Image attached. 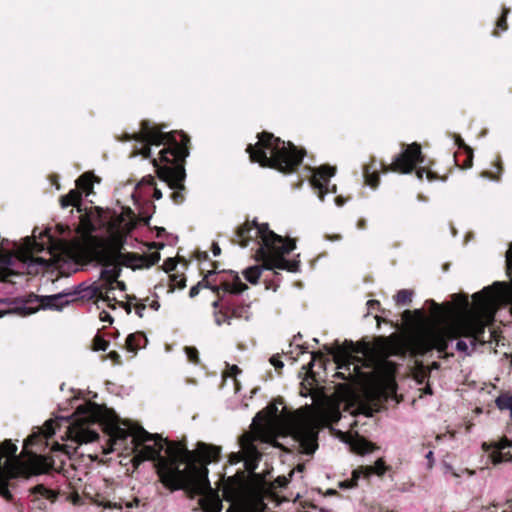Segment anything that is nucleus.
Here are the masks:
<instances>
[{"label":"nucleus","instance_id":"nucleus-1","mask_svg":"<svg viewBox=\"0 0 512 512\" xmlns=\"http://www.w3.org/2000/svg\"><path fill=\"white\" fill-rule=\"evenodd\" d=\"M132 443L135 467L153 461L159 481L170 491L185 490L192 497L203 492L207 470L196 467V455L185 443L151 434L143 427H137Z\"/></svg>","mask_w":512,"mask_h":512},{"label":"nucleus","instance_id":"nucleus-2","mask_svg":"<svg viewBox=\"0 0 512 512\" xmlns=\"http://www.w3.org/2000/svg\"><path fill=\"white\" fill-rule=\"evenodd\" d=\"M166 124H155L142 120L140 131L132 135L125 134L123 141L135 140L142 143L138 154L151 158V146H163L158 157L152 159L157 177L173 190L170 197L179 205L185 201L186 179L185 163L190 154V137L182 130L165 131Z\"/></svg>","mask_w":512,"mask_h":512},{"label":"nucleus","instance_id":"nucleus-3","mask_svg":"<svg viewBox=\"0 0 512 512\" xmlns=\"http://www.w3.org/2000/svg\"><path fill=\"white\" fill-rule=\"evenodd\" d=\"M485 323L479 315H463L443 326L430 328L408 340L402 339L396 334L377 339V349L384 357L404 356L408 351L414 356H424L432 350H437L442 355L440 358L452 357L448 353L449 342L460 337L472 338L473 347L477 343H484Z\"/></svg>","mask_w":512,"mask_h":512},{"label":"nucleus","instance_id":"nucleus-4","mask_svg":"<svg viewBox=\"0 0 512 512\" xmlns=\"http://www.w3.org/2000/svg\"><path fill=\"white\" fill-rule=\"evenodd\" d=\"M258 141L248 144L246 152L251 162L261 167L275 169L283 174H292L298 170L306 156V150L284 141L273 133L262 131L257 134Z\"/></svg>","mask_w":512,"mask_h":512},{"label":"nucleus","instance_id":"nucleus-5","mask_svg":"<svg viewBox=\"0 0 512 512\" xmlns=\"http://www.w3.org/2000/svg\"><path fill=\"white\" fill-rule=\"evenodd\" d=\"M74 417L75 420L69 427L68 433L71 439L80 444L91 443L99 439L98 432L90 427L93 424L103 426L114 441H125L129 436L133 437L137 429L128 430L120 427L119 418L113 410L91 401L78 406Z\"/></svg>","mask_w":512,"mask_h":512},{"label":"nucleus","instance_id":"nucleus-6","mask_svg":"<svg viewBox=\"0 0 512 512\" xmlns=\"http://www.w3.org/2000/svg\"><path fill=\"white\" fill-rule=\"evenodd\" d=\"M239 445L244 453L245 470H238L235 475L223 479L222 495L223 498L233 504L246 502L251 494L246 471L254 474L261 459V453L255 445L254 437L249 433H244L239 438Z\"/></svg>","mask_w":512,"mask_h":512},{"label":"nucleus","instance_id":"nucleus-7","mask_svg":"<svg viewBox=\"0 0 512 512\" xmlns=\"http://www.w3.org/2000/svg\"><path fill=\"white\" fill-rule=\"evenodd\" d=\"M234 243L241 247H247L250 242L256 241L259 244L254 258L260 262L273 245L282 241V236L270 230L267 223L259 224L256 220H246L235 232Z\"/></svg>","mask_w":512,"mask_h":512},{"label":"nucleus","instance_id":"nucleus-8","mask_svg":"<svg viewBox=\"0 0 512 512\" xmlns=\"http://www.w3.org/2000/svg\"><path fill=\"white\" fill-rule=\"evenodd\" d=\"M424 162L421 145L417 142L411 144H402V151L396 155L390 164L380 162L381 171L383 173L394 172L399 174H409L416 171V176L419 180L423 179L426 173L429 181L440 179V177L431 170H426L425 167L417 168L418 164Z\"/></svg>","mask_w":512,"mask_h":512},{"label":"nucleus","instance_id":"nucleus-9","mask_svg":"<svg viewBox=\"0 0 512 512\" xmlns=\"http://www.w3.org/2000/svg\"><path fill=\"white\" fill-rule=\"evenodd\" d=\"M324 348L328 354L333 356L338 369H346L348 371V377H346L343 372L336 373V376L343 380H347L352 377L350 365H354V372H358L359 366L357 363L364 362L363 358L359 357L357 354L367 356L372 350L369 342L360 341L354 343L352 340H345L342 345H337L334 348L327 346Z\"/></svg>","mask_w":512,"mask_h":512},{"label":"nucleus","instance_id":"nucleus-10","mask_svg":"<svg viewBox=\"0 0 512 512\" xmlns=\"http://www.w3.org/2000/svg\"><path fill=\"white\" fill-rule=\"evenodd\" d=\"M226 294L220 291V296L212 303L215 309V323L221 326L223 324L231 325L233 319L248 321L252 315L250 304L227 297Z\"/></svg>","mask_w":512,"mask_h":512},{"label":"nucleus","instance_id":"nucleus-11","mask_svg":"<svg viewBox=\"0 0 512 512\" xmlns=\"http://www.w3.org/2000/svg\"><path fill=\"white\" fill-rule=\"evenodd\" d=\"M296 248V243L291 238L282 237V241L273 245L265 257L260 262H263V268L266 270L280 269L289 272H298L300 269L299 260H287L284 256L289 254Z\"/></svg>","mask_w":512,"mask_h":512},{"label":"nucleus","instance_id":"nucleus-12","mask_svg":"<svg viewBox=\"0 0 512 512\" xmlns=\"http://www.w3.org/2000/svg\"><path fill=\"white\" fill-rule=\"evenodd\" d=\"M215 273V270H209L200 282L190 288L189 296L191 298L196 297L202 287L211 289L217 297L220 296V291L231 295H239L248 289V286L241 281L239 275L233 271L230 272L231 279H219V284L216 283L217 279H209Z\"/></svg>","mask_w":512,"mask_h":512},{"label":"nucleus","instance_id":"nucleus-13","mask_svg":"<svg viewBox=\"0 0 512 512\" xmlns=\"http://www.w3.org/2000/svg\"><path fill=\"white\" fill-rule=\"evenodd\" d=\"M54 469V460L51 456L39 455L33 452L17 466V474L23 478L49 473Z\"/></svg>","mask_w":512,"mask_h":512},{"label":"nucleus","instance_id":"nucleus-14","mask_svg":"<svg viewBox=\"0 0 512 512\" xmlns=\"http://www.w3.org/2000/svg\"><path fill=\"white\" fill-rule=\"evenodd\" d=\"M93 253L97 261L105 266H116L118 257L115 254L123 248V240L120 236H113L110 240L94 239Z\"/></svg>","mask_w":512,"mask_h":512},{"label":"nucleus","instance_id":"nucleus-15","mask_svg":"<svg viewBox=\"0 0 512 512\" xmlns=\"http://www.w3.org/2000/svg\"><path fill=\"white\" fill-rule=\"evenodd\" d=\"M293 438L299 443L301 452L313 454L318 448V430L309 422H300L293 427Z\"/></svg>","mask_w":512,"mask_h":512},{"label":"nucleus","instance_id":"nucleus-16","mask_svg":"<svg viewBox=\"0 0 512 512\" xmlns=\"http://www.w3.org/2000/svg\"><path fill=\"white\" fill-rule=\"evenodd\" d=\"M336 173V167L330 165H322L313 169V174L310 179V184L317 191L318 197L324 201L325 195L328 193L335 194L337 192L336 185L329 188L330 178Z\"/></svg>","mask_w":512,"mask_h":512},{"label":"nucleus","instance_id":"nucleus-17","mask_svg":"<svg viewBox=\"0 0 512 512\" xmlns=\"http://www.w3.org/2000/svg\"><path fill=\"white\" fill-rule=\"evenodd\" d=\"M482 448L484 451L489 452V458L494 465L512 462V440L505 436L498 441L484 442Z\"/></svg>","mask_w":512,"mask_h":512},{"label":"nucleus","instance_id":"nucleus-18","mask_svg":"<svg viewBox=\"0 0 512 512\" xmlns=\"http://www.w3.org/2000/svg\"><path fill=\"white\" fill-rule=\"evenodd\" d=\"M196 455L195 465L197 468H205L207 471V465L211 462L218 461L220 459L221 455V448L218 446L206 444V443H199L197 451H193ZM209 480L204 482L203 484V492L200 494L202 495L204 493V490L206 488H209Z\"/></svg>","mask_w":512,"mask_h":512},{"label":"nucleus","instance_id":"nucleus-19","mask_svg":"<svg viewBox=\"0 0 512 512\" xmlns=\"http://www.w3.org/2000/svg\"><path fill=\"white\" fill-rule=\"evenodd\" d=\"M110 287L106 284L92 285L80 291H77V296L81 299L94 300L95 302L102 300L107 303V306L111 309L116 308V298H111L108 295Z\"/></svg>","mask_w":512,"mask_h":512},{"label":"nucleus","instance_id":"nucleus-20","mask_svg":"<svg viewBox=\"0 0 512 512\" xmlns=\"http://www.w3.org/2000/svg\"><path fill=\"white\" fill-rule=\"evenodd\" d=\"M77 291H63L55 295L42 296L41 305L50 309H62L70 301L78 299Z\"/></svg>","mask_w":512,"mask_h":512},{"label":"nucleus","instance_id":"nucleus-21","mask_svg":"<svg viewBox=\"0 0 512 512\" xmlns=\"http://www.w3.org/2000/svg\"><path fill=\"white\" fill-rule=\"evenodd\" d=\"M365 183L372 188H377L380 183V176L377 171L376 159L371 158L370 162L363 168Z\"/></svg>","mask_w":512,"mask_h":512},{"label":"nucleus","instance_id":"nucleus-22","mask_svg":"<svg viewBox=\"0 0 512 512\" xmlns=\"http://www.w3.org/2000/svg\"><path fill=\"white\" fill-rule=\"evenodd\" d=\"M115 256L118 257V264H122L132 269L142 268V266H140V264H142L143 258L141 254L133 252L123 253L122 251H118Z\"/></svg>","mask_w":512,"mask_h":512},{"label":"nucleus","instance_id":"nucleus-23","mask_svg":"<svg viewBox=\"0 0 512 512\" xmlns=\"http://www.w3.org/2000/svg\"><path fill=\"white\" fill-rule=\"evenodd\" d=\"M60 205L62 208H67L69 206H74L77 208L79 212L82 211V193L75 189H72L68 192V194L60 197Z\"/></svg>","mask_w":512,"mask_h":512},{"label":"nucleus","instance_id":"nucleus-24","mask_svg":"<svg viewBox=\"0 0 512 512\" xmlns=\"http://www.w3.org/2000/svg\"><path fill=\"white\" fill-rule=\"evenodd\" d=\"M283 404V401L272 402L268 404L263 410L257 413L256 419L262 420L265 423H271L278 417V406L277 404Z\"/></svg>","mask_w":512,"mask_h":512},{"label":"nucleus","instance_id":"nucleus-25","mask_svg":"<svg viewBox=\"0 0 512 512\" xmlns=\"http://www.w3.org/2000/svg\"><path fill=\"white\" fill-rule=\"evenodd\" d=\"M53 421L49 420L45 423V431L43 434H32L24 441V450H27L29 446L36 445L42 438L48 440L54 435Z\"/></svg>","mask_w":512,"mask_h":512},{"label":"nucleus","instance_id":"nucleus-26","mask_svg":"<svg viewBox=\"0 0 512 512\" xmlns=\"http://www.w3.org/2000/svg\"><path fill=\"white\" fill-rule=\"evenodd\" d=\"M359 468L362 470V474L365 477H369L372 474H376L381 477L389 469L383 458L377 459L373 466H360Z\"/></svg>","mask_w":512,"mask_h":512},{"label":"nucleus","instance_id":"nucleus-27","mask_svg":"<svg viewBox=\"0 0 512 512\" xmlns=\"http://www.w3.org/2000/svg\"><path fill=\"white\" fill-rule=\"evenodd\" d=\"M199 504L204 512H221L222 503L217 496H204L199 500Z\"/></svg>","mask_w":512,"mask_h":512},{"label":"nucleus","instance_id":"nucleus-28","mask_svg":"<svg viewBox=\"0 0 512 512\" xmlns=\"http://www.w3.org/2000/svg\"><path fill=\"white\" fill-rule=\"evenodd\" d=\"M93 178H94L93 173H91V172L83 173L76 180V189L79 190L81 193L83 192L86 195H89L93 191Z\"/></svg>","mask_w":512,"mask_h":512},{"label":"nucleus","instance_id":"nucleus-29","mask_svg":"<svg viewBox=\"0 0 512 512\" xmlns=\"http://www.w3.org/2000/svg\"><path fill=\"white\" fill-rule=\"evenodd\" d=\"M141 341L147 342L142 332L131 333L126 338L125 347L129 352L135 353L141 347Z\"/></svg>","mask_w":512,"mask_h":512},{"label":"nucleus","instance_id":"nucleus-30","mask_svg":"<svg viewBox=\"0 0 512 512\" xmlns=\"http://www.w3.org/2000/svg\"><path fill=\"white\" fill-rule=\"evenodd\" d=\"M262 270H265L263 268V263L260 266L255 265V266H250V267L246 268L243 271V275L249 283L256 285L259 282V279L262 274Z\"/></svg>","mask_w":512,"mask_h":512},{"label":"nucleus","instance_id":"nucleus-31","mask_svg":"<svg viewBox=\"0 0 512 512\" xmlns=\"http://www.w3.org/2000/svg\"><path fill=\"white\" fill-rule=\"evenodd\" d=\"M31 493L35 494V495H39L45 499H48L51 502H55L58 498V492L47 488L43 484H38V485L34 486L31 489Z\"/></svg>","mask_w":512,"mask_h":512},{"label":"nucleus","instance_id":"nucleus-32","mask_svg":"<svg viewBox=\"0 0 512 512\" xmlns=\"http://www.w3.org/2000/svg\"><path fill=\"white\" fill-rule=\"evenodd\" d=\"M355 452L364 455L371 453L377 449L376 445L365 438H359L353 444Z\"/></svg>","mask_w":512,"mask_h":512},{"label":"nucleus","instance_id":"nucleus-33","mask_svg":"<svg viewBox=\"0 0 512 512\" xmlns=\"http://www.w3.org/2000/svg\"><path fill=\"white\" fill-rule=\"evenodd\" d=\"M495 404L497 408L501 411L503 410H509L510 411V417L512 418V395L508 393H502L500 394L496 400Z\"/></svg>","mask_w":512,"mask_h":512},{"label":"nucleus","instance_id":"nucleus-34","mask_svg":"<svg viewBox=\"0 0 512 512\" xmlns=\"http://www.w3.org/2000/svg\"><path fill=\"white\" fill-rule=\"evenodd\" d=\"M363 476L362 470L360 468H357L353 470L352 477L350 479H346L339 483V487L342 489H352L355 488L358 485V481Z\"/></svg>","mask_w":512,"mask_h":512},{"label":"nucleus","instance_id":"nucleus-35","mask_svg":"<svg viewBox=\"0 0 512 512\" xmlns=\"http://www.w3.org/2000/svg\"><path fill=\"white\" fill-rule=\"evenodd\" d=\"M169 278V292H173L176 288L183 289L186 287V277L184 274H171Z\"/></svg>","mask_w":512,"mask_h":512},{"label":"nucleus","instance_id":"nucleus-36","mask_svg":"<svg viewBox=\"0 0 512 512\" xmlns=\"http://www.w3.org/2000/svg\"><path fill=\"white\" fill-rule=\"evenodd\" d=\"M80 226L88 233L96 231V226L92 221V213L86 212L80 216Z\"/></svg>","mask_w":512,"mask_h":512},{"label":"nucleus","instance_id":"nucleus-37","mask_svg":"<svg viewBox=\"0 0 512 512\" xmlns=\"http://www.w3.org/2000/svg\"><path fill=\"white\" fill-rule=\"evenodd\" d=\"M142 257V264L140 266L142 268H150L159 262L160 253L155 251L150 254H143Z\"/></svg>","mask_w":512,"mask_h":512},{"label":"nucleus","instance_id":"nucleus-38","mask_svg":"<svg viewBox=\"0 0 512 512\" xmlns=\"http://www.w3.org/2000/svg\"><path fill=\"white\" fill-rule=\"evenodd\" d=\"M412 291L410 290H400L395 296V301L397 305H407L412 301Z\"/></svg>","mask_w":512,"mask_h":512},{"label":"nucleus","instance_id":"nucleus-39","mask_svg":"<svg viewBox=\"0 0 512 512\" xmlns=\"http://www.w3.org/2000/svg\"><path fill=\"white\" fill-rule=\"evenodd\" d=\"M459 147L463 148L465 150V152H466V158L463 161V163L461 164V167L463 169L470 168L472 166V164H473V151H472V149L469 146H467L462 140H460Z\"/></svg>","mask_w":512,"mask_h":512},{"label":"nucleus","instance_id":"nucleus-40","mask_svg":"<svg viewBox=\"0 0 512 512\" xmlns=\"http://www.w3.org/2000/svg\"><path fill=\"white\" fill-rule=\"evenodd\" d=\"M109 347V341L105 340L101 335L97 334L93 338L92 348L95 351H106Z\"/></svg>","mask_w":512,"mask_h":512},{"label":"nucleus","instance_id":"nucleus-41","mask_svg":"<svg viewBox=\"0 0 512 512\" xmlns=\"http://www.w3.org/2000/svg\"><path fill=\"white\" fill-rule=\"evenodd\" d=\"M120 275V269H112V270H104L102 272V277H105L107 278L108 280V286L110 287V289H114L113 288V283L117 281V278L119 277Z\"/></svg>","mask_w":512,"mask_h":512},{"label":"nucleus","instance_id":"nucleus-42","mask_svg":"<svg viewBox=\"0 0 512 512\" xmlns=\"http://www.w3.org/2000/svg\"><path fill=\"white\" fill-rule=\"evenodd\" d=\"M0 451L5 456H14L17 452V446L11 440H5L0 446Z\"/></svg>","mask_w":512,"mask_h":512},{"label":"nucleus","instance_id":"nucleus-43","mask_svg":"<svg viewBox=\"0 0 512 512\" xmlns=\"http://www.w3.org/2000/svg\"><path fill=\"white\" fill-rule=\"evenodd\" d=\"M430 375V371L424 367L423 365L419 366L418 369L416 370L415 374H414V377H415V380L419 383V384H422L425 382V380L429 377Z\"/></svg>","mask_w":512,"mask_h":512},{"label":"nucleus","instance_id":"nucleus-44","mask_svg":"<svg viewBox=\"0 0 512 512\" xmlns=\"http://www.w3.org/2000/svg\"><path fill=\"white\" fill-rule=\"evenodd\" d=\"M509 12H510V9L507 7H504L502 10L501 16L498 18V20L496 22L497 28H499L502 31H505L508 29L507 16H508Z\"/></svg>","mask_w":512,"mask_h":512},{"label":"nucleus","instance_id":"nucleus-45","mask_svg":"<svg viewBox=\"0 0 512 512\" xmlns=\"http://www.w3.org/2000/svg\"><path fill=\"white\" fill-rule=\"evenodd\" d=\"M185 353L187 355L188 360L191 363L198 364L200 362L199 352H198L197 348L192 347V346H186Z\"/></svg>","mask_w":512,"mask_h":512},{"label":"nucleus","instance_id":"nucleus-46","mask_svg":"<svg viewBox=\"0 0 512 512\" xmlns=\"http://www.w3.org/2000/svg\"><path fill=\"white\" fill-rule=\"evenodd\" d=\"M246 454L244 453V450L241 449V451L238 452H232L228 456V462L231 465L238 464L242 461H244Z\"/></svg>","mask_w":512,"mask_h":512},{"label":"nucleus","instance_id":"nucleus-47","mask_svg":"<svg viewBox=\"0 0 512 512\" xmlns=\"http://www.w3.org/2000/svg\"><path fill=\"white\" fill-rule=\"evenodd\" d=\"M491 512H512V491L503 507L494 505L493 510Z\"/></svg>","mask_w":512,"mask_h":512},{"label":"nucleus","instance_id":"nucleus-48","mask_svg":"<svg viewBox=\"0 0 512 512\" xmlns=\"http://www.w3.org/2000/svg\"><path fill=\"white\" fill-rule=\"evenodd\" d=\"M176 266H177V261L175 260V258H167L164 263H163V269L165 272H171V271H174L176 269Z\"/></svg>","mask_w":512,"mask_h":512},{"label":"nucleus","instance_id":"nucleus-49","mask_svg":"<svg viewBox=\"0 0 512 512\" xmlns=\"http://www.w3.org/2000/svg\"><path fill=\"white\" fill-rule=\"evenodd\" d=\"M494 166H495V168L497 170V175H494L491 171H485V172H483V176L488 177V178L493 179V180H498L499 179V175L502 172V165L498 161V162H496L494 164Z\"/></svg>","mask_w":512,"mask_h":512},{"label":"nucleus","instance_id":"nucleus-50","mask_svg":"<svg viewBox=\"0 0 512 512\" xmlns=\"http://www.w3.org/2000/svg\"><path fill=\"white\" fill-rule=\"evenodd\" d=\"M289 483V479L285 476H278L272 483L274 488H285Z\"/></svg>","mask_w":512,"mask_h":512},{"label":"nucleus","instance_id":"nucleus-51","mask_svg":"<svg viewBox=\"0 0 512 512\" xmlns=\"http://www.w3.org/2000/svg\"><path fill=\"white\" fill-rule=\"evenodd\" d=\"M420 314H421L420 310H415L414 312H412L411 310H405L402 313V319L405 322H411L414 318V315H420Z\"/></svg>","mask_w":512,"mask_h":512},{"label":"nucleus","instance_id":"nucleus-52","mask_svg":"<svg viewBox=\"0 0 512 512\" xmlns=\"http://www.w3.org/2000/svg\"><path fill=\"white\" fill-rule=\"evenodd\" d=\"M324 359H325V354H324L323 352H321V351L312 352V359H311V361L308 363V365H307V366H308V368H309V369H312V368H313V366H314V362H315L316 360H321V361H322V360H324Z\"/></svg>","mask_w":512,"mask_h":512},{"label":"nucleus","instance_id":"nucleus-53","mask_svg":"<svg viewBox=\"0 0 512 512\" xmlns=\"http://www.w3.org/2000/svg\"><path fill=\"white\" fill-rule=\"evenodd\" d=\"M106 358L110 359L115 365H120L122 363L121 356L116 351H110Z\"/></svg>","mask_w":512,"mask_h":512},{"label":"nucleus","instance_id":"nucleus-54","mask_svg":"<svg viewBox=\"0 0 512 512\" xmlns=\"http://www.w3.org/2000/svg\"><path fill=\"white\" fill-rule=\"evenodd\" d=\"M270 363L275 367L276 370H281L284 367L283 362L280 359L279 355H273L270 358Z\"/></svg>","mask_w":512,"mask_h":512},{"label":"nucleus","instance_id":"nucleus-55","mask_svg":"<svg viewBox=\"0 0 512 512\" xmlns=\"http://www.w3.org/2000/svg\"><path fill=\"white\" fill-rule=\"evenodd\" d=\"M3 245V242L0 243V246ZM11 258H12V255L7 253V252H4L3 250L0 249V262L3 263V264H9V262L11 261Z\"/></svg>","mask_w":512,"mask_h":512},{"label":"nucleus","instance_id":"nucleus-56","mask_svg":"<svg viewBox=\"0 0 512 512\" xmlns=\"http://www.w3.org/2000/svg\"><path fill=\"white\" fill-rule=\"evenodd\" d=\"M240 373H241V369L237 365H231V366L228 367L227 375L229 377L235 378Z\"/></svg>","mask_w":512,"mask_h":512},{"label":"nucleus","instance_id":"nucleus-57","mask_svg":"<svg viewBox=\"0 0 512 512\" xmlns=\"http://www.w3.org/2000/svg\"><path fill=\"white\" fill-rule=\"evenodd\" d=\"M99 318H100V320H101L102 322H108V323H110V324H112V323H113V318H112V316H111L108 312H106V311H104V310L100 312V314H99Z\"/></svg>","mask_w":512,"mask_h":512},{"label":"nucleus","instance_id":"nucleus-58","mask_svg":"<svg viewBox=\"0 0 512 512\" xmlns=\"http://www.w3.org/2000/svg\"><path fill=\"white\" fill-rule=\"evenodd\" d=\"M367 306H368L369 310H377V311H379L381 304H380V302L378 300L372 299V300H369L367 302Z\"/></svg>","mask_w":512,"mask_h":512},{"label":"nucleus","instance_id":"nucleus-59","mask_svg":"<svg viewBox=\"0 0 512 512\" xmlns=\"http://www.w3.org/2000/svg\"><path fill=\"white\" fill-rule=\"evenodd\" d=\"M145 309L146 305L144 303H138L135 305V312L140 318L143 317Z\"/></svg>","mask_w":512,"mask_h":512},{"label":"nucleus","instance_id":"nucleus-60","mask_svg":"<svg viewBox=\"0 0 512 512\" xmlns=\"http://www.w3.org/2000/svg\"><path fill=\"white\" fill-rule=\"evenodd\" d=\"M143 184L149 185V186H156L155 178L151 175H148L146 177H143L142 181Z\"/></svg>","mask_w":512,"mask_h":512},{"label":"nucleus","instance_id":"nucleus-61","mask_svg":"<svg viewBox=\"0 0 512 512\" xmlns=\"http://www.w3.org/2000/svg\"><path fill=\"white\" fill-rule=\"evenodd\" d=\"M456 349L461 352H467L468 351V345L465 341L459 340L456 343Z\"/></svg>","mask_w":512,"mask_h":512},{"label":"nucleus","instance_id":"nucleus-62","mask_svg":"<svg viewBox=\"0 0 512 512\" xmlns=\"http://www.w3.org/2000/svg\"><path fill=\"white\" fill-rule=\"evenodd\" d=\"M116 305H120L122 308H124L125 311L127 312V314L131 313L132 306H131L130 302H118L117 301Z\"/></svg>","mask_w":512,"mask_h":512},{"label":"nucleus","instance_id":"nucleus-63","mask_svg":"<svg viewBox=\"0 0 512 512\" xmlns=\"http://www.w3.org/2000/svg\"><path fill=\"white\" fill-rule=\"evenodd\" d=\"M357 228L363 230L367 227V222L364 218H360L356 224Z\"/></svg>","mask_w":512,"mask_h":512},{"label":"nucleus","instance_id":"nucleus-64","mask_svg":"<svg viewBox=\"0 0 512 512\" xmlns=\"http://www.w3.org/2000/svg\"><path fill=\"white\" fill-rule=\"evenodd\" d=\"M212 252L214 256H218L221 253V249L217 243L212 244Z\"/></svg>","mask_w":512,"mask_h":512}]
</instances>
